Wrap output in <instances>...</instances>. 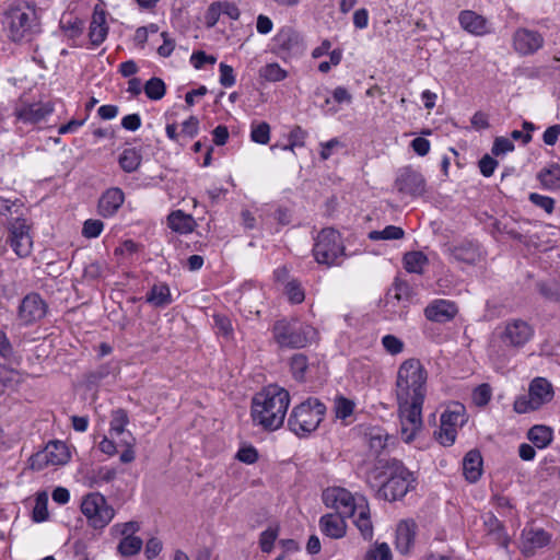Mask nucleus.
Masks as SVG:
<instances>
[{"mask_svg": "<svg viewBox=\"0 0 560 560\" xmlns=\"http://www.w3.org/2000/svg\"><path fill=\"white\" fill-rule=\"evenodd\" d=\"M415 481L413 474L396 458L378 459L368 476L375 497L389 502L402 499Z\"/></svg>", "mask_w": 560, "mask_h": 560, "instance_id": "1", "label": "nucleus"}, {"mask_svg": "<svg viewBox=\"0 0 560 560\" xmlns=\"http://www.w3.org/2000/svg\"><path fill=\"white\" fill-rule=\"evenodd\" d=\"M290 405V394L278 385H269L255 394L252 399L250 416L254 424L266 431L279 429L284 421Z\"/></svg>", "mask_w": 560, "mask_h": 560, "instance_id": "2", "label": "nucleus"}, {"mask_svg": "<svg viewBox=\"0 0 560 560\" xmlns=\"http://www.w3.org/2000/svg\"><path fill=\"white\" fill-rule=\"evenodd\" d=\"M428 371L419 359L405 360L396 376L397 401H424L427 396Z\"/></svg>", "mask_w": 560, "mask_h": 560, "instance_id": "3", "label": "nucleus"}, {"mask_svg": "<svg viewBox=\"0 0 560 560\" xmlns=\"http://www.w3.org/2000/svg\"><path fill=\"white\" fill-rule=\"evenodd\" d=\"M326 406L318 398L308 397L295 406L288 418L289 429L299 438H306L324 420Z\"/></svg>", "mask_w": 560, "mask_h": 560, "instance_id": "4", "label": "nucleus"}, {"mask_svg": "<svg viewBox=\"0 0 560 560\" xmlns=\"http://www.w3.org/2000/svg\"><path fill=\"white\" fill-rule=\"evenodd\" d=\"M2 25L12 42H30L40 32L36 11L30 7H14L7 10Z\"/></svg>", "mask_w": 560, "mask_h": 560, "instance_id": "5", "label": "nucleus"}, {"mask_svg": "<svg viewBox=\"0 0 560 560\" xmlns=\"http://www.w3.org/2000/svg\"><path fill=\"white\" fill-rule=\"evenodd\" d=\"M272 334L280 347L299 349L310 342L314 328L296 319H280L275 323Z\"/></svg>", "mask_w": 560, "mask_h": 560, "instance_id": "6", "label": "nucleus"}, {"mask_svg": "<svg viewBox=\"0 0 560 560\" xmlns=\"http://www.w3.org/2000/svg\"><path fill=\"white\" fill-rule=\"evenodd\" d=\"M345 254V246L340 233L332 229H323L313 246V255L315 260L327 267L337 265V259Z\"/></svg>", "mask_w": 560, "mask_h": 560, "instance_id": "7", "label": "nucleus"}, {"mask_svg": "<svg viewBox=\"0 0 560 560\" xmlns=\"http://www.w3.org/2000/svg\"><path fill=\"white\" fill-rule=\"evenodd\" d=\"M552 398V385L544 377H536L529 384L528 395L516 398L513 408L517 413H527L538 410Z\"/></svg>", "mask_w": 560, "mask_h": 560, "instance_id": "8", "label": "nucleus"}, {"mask_svg": "<svg viewBox=\"0 0 560 560\" xmlns=\"http://www.w3.org/2000/svg\"><path fill=\"white\" fill-rule=\"evenodd\" d=\"M81 512L95 529L104 528L114 517L115 511L100 492L88 493L81 502Z\"/></svg>", "mask_w": 560, "mask_h": 560, "instance_id": "9", "label": "nucleus"}, {"mask_svg": "<svg viewBox=\"0 0 560 560\" xmlns=\"http://www.w3.org/2000/svg\"><path fill=\"white\" fill-rule=\"evenodd\" d=\"M271 51L282 60L300 56L304 52V43L300 33L292 26H283L272 39Z\"/></svg>", "mask_w": 560, "mask_h": 560, "instance_id": "10", "label": "nucleus"}, {"mask_svg": "<svg viewBox=\"0 0 560 560\" xmlns=\"http://www.w3.org/2000/svg\"><path fill=\"white\" fill-rule=\"evenodd\" d=\"M424 401H397L401 424V436L411 442L422 428V407Z\"/></svg>", "mask_w": 560, "mask_h": 560, "instance_id": "11", "label": "nucleus"}, {"mask_svg": "<svg viewBox=\"0 0 560 560\" xmlns=\"http://www.w3.org/2000/svg\"><path fill=\"white\" fill-rule=\"evenodd\" d=\"M10 233L9 240L12 249L19 257H26L31 254L32 240L28 234L30 226L23 217H15L7 222Z\"/></svg>", "mask_w": 560, "mask_h": 560, "instance_id": "12", "label": "nucleus"}, {"mask_svg": "<svg viewBox=\"0 0 560 560\" xmlns=\"http://www.w3.org/2000/svg\"><path fill=\"white\" fill-rule=\"evenodd\" d=\"M533 334L532 326L517 318L505 323L504 328L499 332V338L508 347L521 348L533 337Z\"/></svg>", "mask_w": 560, "mask_h": 560, "instance_id": "13", "label": "nucleus"}, {"mask_svg": "<svg viewBox=\"0 0 560 560\" xmlns=\"http://www.w3.org/2000/svg\"><path fill=\"white\" fill-rule=\"evenodd\" d=\"M323 500L326 506L335 509L337 514L346 517L355 515L358 505L354 503V498L350 491L343 488L327 489L323 493Z\"/></svg>", "mask_w": 560, "mask_h": 560, "instance_id": "14", "label": "nucleus"}, {"mask_svg": "<svg viewBox=\"0 0 560 560\" xmlns=\"http://www.w3.org/2000/svg\"><path fill=\"white\" fill-rule=\"evenodd\" d=\"M32 467L40 469L42 462L45 465H65L70 459V452L67 444L62 441H50L45 448L37 453L33 458Z\"/></svg>", "mask_w": 560, "mask_h": 560, "instance_id": "15", "label": "nucleus"}, {"mask_svg": "<svg viewBox=\"0 0 560 560\" xmlns=\"http://www.w3.org/2000/svg\"><path fill=\"white\" fill-rule=\"evenodd\" d=\"M395 187L401 194L418 197L425 191V179L420 172L407 166L399 170Z\"/></svg>", "mask_w": 560, "mask_h": 560, "instance_id": "16", "label": "nucleus"}, {"mask_svg": "<svg viewBox=\"0 0 560 560\" xmlns=\"http://www.w3.org/2000/svg\"><path fill=\"white\" fill-rule=\"evenodd\" d=\"M544 43L545 39L538 31L521 27L513 34V48L521 56L534 55Z\"/></svg>", "mask_w": 560, "mask_h": 560, "instance_id": "17", "label": "nucleus"}, {"mask_svg": "<svg viewBox=\"0 0 560 560\" xmlns=\"http://www.w3.org/2000/svg\"><path fill=\"white\" fill-rule=\"evenodd\" d=\"M47 313V304L38 293H30L21 301L19 319L24 325H31L42 319Z\"/></svg>", "mask_w": 560, "mask_h": 560, "instance_id": "18", "label": "nucleus"}, {"mask_svg": "<svg viewBox=\"0 0 560 560\" xmlns=\"http://www.w3.org/2000/svg\"><path fill=\"white\" fill-rule=\"evenodd\" d=\"M523 548L522 552L525 557L535 555V549L544 548L551 541V534L542 528H528L522 532Z\"/></svg>", "mask_w": 560, "mask_h": 560, "instance_id": "19", "label": "nucleus"}, {"mask_svg": "<svg viewBox=\"0 0 560 560\" xmlns=\"http://www.w3.org/2000/svg\"><path fill=\"white\" fill-rule=\"evenodd\" d=\"M457 312L456 304L447 300H435L424 308L427 319L435 323H447L456 316Z\"/></svg>", "mask_w": 560, "mask_h": 560, "instance_id": "20", "label": "nucleus"}, {"mask_svg": "<svg viewBox=\"0 0 560 560\" xmlns=\"http://www.w3.org/2000/svg\"><path fill=\"white\" fill-rule=\"evenodd\" d=\"M125 201L124 191L118 187L107 189L98 199V213L103 218L113 217Z\"/></svg>", "mask_w": 560, "mask_h": 560, "instance_id": "21", "label": "nucleus"}, {"mask_svg": "<svg viewBox=\"0 0 560 560\" xmlns=\"http://www.w3.org/2000/svg\"><path fill=\"white\" fill-rule=\"evenodd\" d=\"M451 256L458 262L476 265L481 259L480 247L471 241H463L448 248Z\"/></svg>", "mask_w": 560, "mask_h": 560, "instance_id": "22", "label": "nucleus"}, {"mask_svg": "<svg viewBox=\"0 0 560 560\" xmlns=\"http://www.w3.org/2000/svg\"><path fill=\"white\" fill-rule=\"evenodd\" d=\"M364 439L368 443L370 454L375 456L376 462L383 459L381 455L386 448L389 439L388 433L381 427H369L364 430Z\"/></svg>", "mask_w": 560, "mask_h": 560, "instance_id": "23", "label": "nucleus"}, {"mask_svg": "<svg viewBox=\"0 0 560 560\" xmlns=\"http://www.w3.org/2000/svg\"><path fill=\"white\" fill-rule=\"evenodd\" d=\"M417 525L413 521H401L396 529V549L401 555L411 550L416 538Z\"/></svg>", "mask_w": 560, "mask_h": 560, "instance_id": "24", "label": "nucleus"}, {"mask_svg": "<svg viewBox=\"0 0 560 560\" xmlns=\"http://www.w3.org/2000/svg\"><path fill=\"white\" fill-rule=\"evenodd\" d=\"M482 456L478 450H470L463 459V472L465 479L470 482H477L482 475Z\"/></svg>", "mask_w": 560, "mask_h": 560, "instance_id": "25", "label": "nucleus"}, {"mask_svg": "<svg viewBox=\"0 0 560 560\" xmlns=\"http://www.w3.org/2000/svg\"><path fill=\"white\" fill-rule=\"evenodd\" d=\"M346 516L337 513L323 515L319 520L322 532L334 539L342 538L346 535Z\"/></svg>", "mask_w": 560, "mask_h": 560, "instance_id": "26", "label": "nucleus"}, {"mask_svg": "<svg viewBox=\"0 0 560 560\" xmlns=\"http://www.w3.org/2000/svg\"><path fill=\"white\" fill-rule=\"evenodd\" d=\"M458 21L460 26L470 34L482 36L488 33L487 20L474 11H462Z\"/></svg>", "mask_w": 560, "mask_h": 560, "instance_id": "27", "label": "nucleus"}, {"mask_svg": "<svg viewBox=\"0 0 560 560\" xmlns=\"http://www.w3.org/2000/svg\"><path fill=\"white\" fill-rule=\"evenodd\" d=\"M51 112L52 106L49 103H35L16 109L15 115L24 122L36 124Z\"/></svg>", "mask_w": 560, "mask_h": 560, "instance_id": "28", "label": "nucleus"}, {"mask_svg": "<svg viewBox=\"0 0 560 560\" xmlns=\"http://www.w3.org/2000/svg\"><path fill=\"white\" fill-rule=\"evenodd\" d=\"M108 26L104 11L94 10L89 28V38L93 46H100L107 37Z\"/></svg>", "mask_w": 560, "mask_h": 560, "instance_id": "29", "label": "nucleus"}, {"mask_svg": "<svg viewBox=\"0 0 560 560\" xmlns=\"http://www.w3.org/2000/svg\"><path fill=\"white\" fill-rule=\"evenodd\" d=\"M145 302L156 308H163L173 302L171 290L165 282L154 283L145 294Z\"/></svg>", "mask_w": 560, "mask_h": 560, "instance_id": "30", "label": "nucleus"}, {"mask_svg": "<svg viewBox=\"0 0 560 560\" xmlns=\"http://www.w3.org/2000/svg\"><path fill=\"white\" fill-rule=\"evenodd\" d=\"M168 226L180 234L190 233L197 225L192 215L185 213L182 210L173 211L167 217Z\"/></svg>", "mask_w": 560, "mask_h": 560, "instance_id": "31", "label": "nucleus"}, {"mask_svg": "<svg viewBox=\"0 0 560 560\" xmlns=\"http://www.w3.org/2000/svg\"><path fill=\"white\" fill-rule=\"evenodd\" d=\"M59 26L63 35L73 42L72 45H77L75 39L79 38L84 31L83 21L72 14H65L60 19Z\"/></svg>", "mask_w": 560, "mask_h": 560, "instance_id": "32", "label": "nucleus"}, {"mask_svg": "<svg viewBox=\"0 0 560 560\" xmlns=\"http://www.w3.org/2000/svg\"><path fill=\"white\" fill-rule=\"evenodd\" d=\"M541 186L548 190H560V164L552 163L537 174Z\"/></svg>", "mask_w": 560, "mask_h": 560, "instance_id": "33", "label": "nucleus"}, {"mask_svg": "<svg viewBox=\"0 0 560 560\" xmlns=\"http://www.w3.org/2000/svg\"><path fill=\"white\" fill-rule=\"evenodd\" d=\"M142 162V154L140 150L136 148L125 149L119 155L118 163L119 166L126 173L136 172Z\"/></svg>", "mask_w": 560, "mask_h": 560, "instance_id": "34", "label": "nucleus"}, {"mask_svg": "<svg viewBox=\"0 0 560 560\" xmlns=\"http://www.w3.org/2000/svg\"><path fill=\"white\" fill-rule=\"evenodd\" d=\"M465 416L464 405L456 402L441 415V422L457 429V427H462L465 423Z\"/></svg>", "mask_w": 560, "mask_h": 560, "instance_id": "35", "label": "nucleus"}, {"mask_svg": "<svg viewBox=\"0 0 560 560\" xmlns=\"http://www.w3.org/2000/svg\"><path fill=\"white\" fill-rule=\"evenodd\" d=\"M129 423L128 412L118 408L112 411V419L109 423V434L112 438H119L120 435H125V430L127 424Z\"/></svg>", "mask_w": 560, "mask_h": 560, "instance_id": "36", "label": "nucleus"}, {"mask_svg": "<svg viewBox=\"0 0 560 560\" xmlns=\"http://www.w3.org/2000/svg\"><path fill=\"white\" fill-rule=\"evenodd\" d=\"M358 515L353 516L354 524L365 539H371L373 536V526L370 517V509L368 503L358 506Z\"/></svg>", "mask_w": 560, "mask_h": 560, "instance_id": "37", "label": "nucleus"}, {"mask_svg": "<svg viewBox=\"0 0 560 560\" xmlns=\"http://www.w3.org/2000/svg\"><path fill=\"white\" fill-rule=\"evenodd\" d=\"M527 438L536 447L544 448L552 441V430L546 425H534L529 429Z\"/></svg>", "mask_w": 560, "mask_h": 560, "instance_id": "38", "label": "nucleus"}, {"mask_svg": "<svg viewBox=\"0 0 560 560\" xmlns=\"http://www.w3.org/2000/svg\"><path fill=\"white\" fill-rule=\"evenodd\" d=\"M536 289L546 301L560 303V282L557 280L538 281Z\"/></svg>", "mask_w": 560, "mask_h": 560, "instance_id": "39", "label": "nucleus"}, {"mask_svg": "<svg viewBox=\"0 0 560 560\" xmlns=\"http://www.w3.org/2000/svg\"><path fill=\"white\" fill-rule=\"evenodd\" d=\"M404 266L408 272H423V266L428 264V257L422 252H408L404 255Z\"/></svg>", "mask_w": 560, "mask_h": 560, "instance_id": "40", "label": "nucleus"}, {"mask_svg": "<svg viewBox=\"0 0 560 560\" xmlns=\"http://www.w3.org/2000/svg\"><path fill=\"white\" fill-rule=\"evenodd\" d=\"M143 91L149 100L159 101L164 97L166 85L161 78L153 77L145 82Z\"/></svg>", "mask_w": 560, "mask_h": 560, "instance_id": "41", "label": "nucleus"}, {"mask_svg": "<svg viewBox=\"0 0 560 560\" xmlns=\"http://www.w3.org/2000/svg\"><path fill=\"white\" fill-rule=\"evenodd\" d=\"M142 547V539L133 535H127L118 544V552L122 557H131L137 555Z\"/></svg>", "mask_w": 560, "mask_h": 560, "instance_id": "42", "label": "nucleus"}, {"mask_svg": "<svg viewBox=\"0 0 560 560\" xmlns=\"http://www.w3.org/2000/svg\"><path fill=\"white\" fill-rule=\"evenodd\" d=\"M354 408V401L342 395L337 396L334 400V412L337 419H347L353 413Z\"/></svg>", "mask_w": 560, "mask_h": 560, "instance_id": "43", "label": "nucleus"}, {"mask_svg": "<svg viewBox=\"0 0 560 560\" xmlns=\"http://www.w3.org/2000/svg\"><path fill=\"white\" fill-rule=\"evenodd\" d=\"M259 75L268 82H279L288 77V72L278 63H268L260 68Z\"/></svg>", "mask_w": 560, "mask_h": 560, "instance_id": "44", "label": "nucleus"}, {"mask_svg": "<svg viewBox=\"0 0 560 560\" xmlns=\"http://www.w3.org/2000/svg\"><path fill=\"white\" fill-rule=\"evenodd\" d=\"M308 368L307 357L303 353H295L290 360V369L296 381H304Z\"/></svg>", "mask_w": 560, "mask_h": 560, "instance_id": "45", "label": "nucleus"}, {"mask_svg": "<svg viewBox=\"0 0 560 560\" xmlns=\"http://www.w3.org/2000/svg\"><path fill=\"white\" fill-rule=\"evenodd\" d=\"M405 235V232L401 228L396 225H387L382 231H371L369 233V238L372 241L378 240H401Z\"/></svg>", "mask_w": 560, "mask_h": 560, "instance_id": "46", "label": "nucleus"}, {"mask_svg": "<svg viewBox=\"0 0 560 560\" xmlns=\"http://www.w3.org/2000/svg\"><path fill=\"white\" fill-rule=\"evenodd\" d=\"M23 202L20 199L10 200L3 197H0V215L9 218L13 213L16 217H22ZM13 218H11L12 220ZM10 219H8V222Z\"/></svg>", "mask_w": 560, "mask_h": 560, "instance_id": "47", "label": "nucleus"}, {"mask_svg": "<svg viewBox=\"0 0 560 560\" xmlns=\"http://www.w3.org/2000/svg\"><path fill=\"white\" fill-rule=\"evenodd\" d=\"M252 141L259 144H267L270 140V126L266 121L252 125Z\"/></svg>", "mask_w": 560, "mask_h": 560, "instance_id": "48", "label": "nucleus"}, {"mask_svg": "<svg viewBox=\"0 0 560 560\" xmlns=\"http://www.w3.org/2000/svg\"><path fill=\"white\" fill-rule=\"evenodd\" d=\"M47 495L45 492L38 493L33 509V521L36 523L44 522L48 518L49 513L47 510Z\"/></svg>", "mask_w": 560, "mask_h": 560, "instance_id": "49", "label": "nucleus"}, {"mask_svg": "<svg viewBox=\"0 0 560 560\" xmlns=\"http://www.w3.org/2000/svg\"><path fill=\"white\" fill-rule=\"evenodd\" d=\"M438 441L444 446H451L454 444L457 429L441 422L440 429L435 432Z\"/></svg>", "mask_w": 560, "mask_h": 560, "instance_id": "50", "label": "nucleus"}, {"mask_svg": "<svg viewBox=\"0 0 560 560\" xmlns=\"http://www.w3.org/2000/svg\"><path fill=\"white\" fill-rule=\"evenodd\" d=\"M214 327L217 332L222 335L225 338H231L233 336V327L231 319L222 314L213 315Z\"/></svg>", "mask_w": 560, "mask_h": 560, "instance_id": "51", "label": "nucleus"}, {"mask_svg": "<svg viewBox=\"0 0 560 560\" xmlns=\"http://www.w3.org/2000/svg\"><path fill=\"white\" fill-rule=\"evenodd\" d=\"M285 294L288 295L289 301L293 304H300L305 299L304 290L296 280H292L287 283Z\"/></svg>", "mask_w": 560, "mask_h": 560, "instance_id": "52", "label": "nucleus"}, {"mask_svg": "<svg viewBox=\"0 0 560 560\" xmlns=\"http://www.w3.org/2000/svg\"><path fill=\"white\" fill-rule=\"evenodd\" d=\"M277 536L278 529L271 527L260 534L259 546L262 552L269 553L272 550Z\"/></svg>", "mask_w": 560, "mask_h": 560, "instance_id": "53", "label": "nucleus"}, {"mask_svg": "<svg viewBox=\"0 0 560 560\" xmlns=\"http://www.w3.org/2000/svg\"><path fill=\"white\" fill-rule=\"evenodd\" d=\"M382 345L384 349L392 355H396L402 352L404 342L394 335H386L382 338Z\"/></svg>", "mask_w": 560, "mask_h": 560, "instance_id": "54", "label": "nucleus"}, {"mask_svg": "<svg viewBox=\"0 0 560 560\" xmlns=\"http://www.w3.org/2000/svg\"><path fill=\"white\" fill-rule=\"evenodd\" d=\"M515 149V145L512 140L505 137H497L493 141V145L491 149V153L494 156H499L505 154L508 152H512Z\"/></svg>", "mask_w": 560, "mask_h": 560, "instance_id": "55", "label": "nucleus"}, {"mask_svg": "<svg viewBox=\"0 0 560 560\" xmlns=\"http://www.w3.org/2000/svg\"><path fill=\"white\" fill-rule=\"evenodd\" d=\"M104 229L101 220L89 219L83 223L82 235L86 238L97 237Z\"/></svg>", "mask_w": 560, "mask_h": 560, "instance_id": "56", "label": "nucleus"}, {"mask_svg": "<svg viewBox=\"0 0 560 560\" xmlns=\"http://www.w3.org/2000/svg\"><path fill=\"white\" fill-rule=\"evenodd\" d=\"M528 199L533 205L544 209L547 213H551L555 209V200L551 197L532 192Z\"/></svg>", "mask_w": 560, "mask_h": 560, "instance_id": "57", "label": "nucleus"}, {"mask_svg": "<svg viewBox=\"0 0 560 560\" xmlns=\"http://www.w3.org/2000/svg\"><path fill=\"white\" fill-rule=\"evenodd\" d=\"M235 458L250 465L257 462L258 452L253 445L243 446L237 451Z\"/></svg>", "mask_w": 560, "mask_h": 560, "instance_id": "58", "label": "nucleus"}, {"mask_svg": "<svg viewBox=\"0 0 560 560\" xmlns=\"http://www.w3.org/2000/svg\"><path fill=\"white\" fill-rule=\"evenodd\" d=\"M106 265L100 261H92L84 268L83 276L88 280H97L103 277Z\"/></svg>", "mask_w": 560, "mask_h": 560, "instance_id": "59", "label": "nucleus"}, {"mask_svg": "<svg viewBox=\"0 0 560 560\" xmlns=\"http://www.w3.org/2000/svg\"><path fill=\"white\" fill-rule=\"evenodd\" d=\"M498 164V161L489 154H485L478 162L480 173L485 177L492 176Z\"/></svg>", "mask_w": 560, "mask_h": 560, "instance_id": "60", "label": "nucleus"}, {"mask_svg": "<svg viewBox=\"0 0 560 560\" xmlns=\"http://www.w3.org/2000/svg\"><path fill=\"white\" fill-rule=\"evenodd\" d=\"M491 399V387L489 384L479 385L474 392V400L478 406H486Z\"/></svg>", "mask_w": 560, "mask_h": 560, "instance_id": "61", "label": "nucleus"}, {"mask_svg": "<svg viewBox=\"0 0 560 560\" xmlns=\"http://www.w3.org/2000/svg\"><path fill=\"white\" fill-rule=\"evenodd\" d=\"M220 83L224 88H230L235 84L234 70L231 66L221 62L220 67Z\"/></svg>", "mask_w": 560, "mask_h": 560, "instance_id": "62", "label": "nucleus"}, {"mask_svg": "<svg viewBox=\"0 0 560 560\" xmlns=\"http://www.w3.org/2000/svg\"><path fill=\"white\" fill-rule=\"evenodd\" d=\"M190 61L196 69H200L206 63H210V65L215 63L217 59L214 56L207 55L205 51L198 50V51L192 52V55L190 57Z\"/></svg>", "mask_w": 560, "mask_h": 560, "instance_id": "63", "label": "nucleus"}, {"mask_svg": "<svg viewBox=\"0 0 560 560\" xmlns=\"http://www.w3.org/2000/svg\"><path fill=\"white\" fill-rule=\"evenodd\" d=\"M221 14V9L218 2H212L205 14V23L207 27H213L218 23Z\"/></svg>", "mask_w": 560, "mask_h": 560, "instance_id": "64", "label": "nucleus"}]
</instances>
